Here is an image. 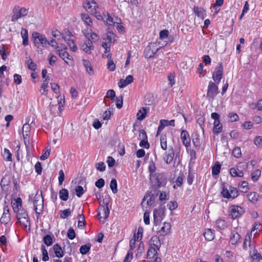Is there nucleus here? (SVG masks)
<instances>
[{"label": "nucleus", "instance_id": "f257e3e1", "mask_svg": "<svg viewBox=\"0 0 262 262\" xmlns=\"http://www.w3.org/2000/svg\"><path fill=\"white\" fill-rule=\"evenodd\" d=\"M12 207L14 211L16 212V217L22 226L25 229H26L28 226H30V221L28 214L26 210L22 208V202L20 198L16 200Z\"/></svg>", "mask_w": 262, "mask_h": 262}, {"label": "nucleus", "instance_id": "f03ea898", "mask_svg": "<svg viewBox=\"0 0 262 262\" xmlns=\"http://www.w3.org/2000/svg\"><path fill=\"white\" fill-rule=\"evenodd\" d=\"M29 13V9L19 6H15L11 13V21L15 23L19 18L25 17Z\"/></svg>", "mask_w": 262, "mask_h": 262}, {"label": "nucleus", "instance_id": "7ed1b4c3", "mask_svg": "<svg viewBox=\"0 0 262 262\" xmlns=\"http://www.w3.org/2000/svg\"><path fill=\"white\" fill-rule=\"evenodd\" d=\"M221 194L224 198L232 200L236 198L238 195L237 189L231 186L226 187L224 185L222 188Z\"/></svg>", "mask_w": 262, "mask_h": 262}, {"label": "nucleus", "instance_id": "20e7f679", "mask_svg": "<svg viewBox=\"0 0 262 262\" xmlns=\"http://www.w3.org/2000/svg\"><path fill=\"white\" fill-rule=\"evenodd\" d=\"M30 130L31 127L28 123H26L23 125V136L27 151H30L32 147V145L30 141Z\"/></svg>", "mask_w": 262, "mask_h": 262}, {"label": "nucleus", "instance_id": "39448f33", "mask_svg": "<svg viewBox=\"0 0 262 262\" xmlns=\"http://www.w3.org/2000/svg\"><path fill=\"white\" fill-rule=\"evenodd\" d=\"M35 211L36 213L39 214L43 208V199L41 191H37L33 201Z\"/></svg>", "mask_w": 262, "mask_h": 262}, {"label": "nucleus", "instance_id": "423d86ee", "mask_svg": "<svg viewBox=\"0 0 262 262\" xmlns=\"http://www.w3.org/2000/svg\"><path fill=\"white\" fill-rule=\"evenodd\" d=\"M32 36L35 46L38 47L41 45L42 47H46L49 45V40L43 35L38 32H34Z\"/></svg>", "mask_w": 262, "mask_h": 262}, {"label": "nucleus", "instance_id": "0eeeda50", "mask_svg": "<svg viewBox=\"0 0 262 262\" xmlns=\"http://www.w3.org/2000/svg\"><path fill=\"white\" fill-rule=\"evenodd\" d=\"M223 71L224 68L222 63H220L214 69L212 73V79L217 84L220 83L223 77Z\"/></svg>", "mask_w": 262, "mask_h": 262}, {"label": "nucleus", "instance_id": "6e6552de", "mask_svg": "<svg viewBox=\"0 0 262 262\" xmlns=\"http://www.w3.org/2000/svg\"><path fill=\"white\" fill-rule=\"evenodd\" d=\"M216 83L210 81L207 88V97L209 99H213L218 94V86Z\"/></svg>", "mask_w": 262, "mask_h": 262}, {"label": "nucleus", "instance_id": "1a4fd4ad", "mask_svg": "<svg viewBox=\"0 0 262 262\" xmlns=\"http://www.w3.org/2000/svg\"><path fill=\"white\" fill-rule=\"evenodd\" d=\"M245 212V209L237 205H231L230 207V212L231 217L233 219L241 216Z\"/></svg>", "mask_w": 262, "mask_h": 262}, {"label": "nucleus", "instance_id": "9d476101", "mask_svg": "<svg viewBox=\"0 0 262 262\" xmlns=\"http://www.w3.org/2000/svg\"><path fill=\"white\" fill-rule=\"evenodd\" d=\"M56 52L59 56L69 65H72L73 63V58L72 56L66 51V50H57Z\"/></svg>", "mask_w": 262, "mask_h": 262}, {"label": "nucleus", "instance_id": "9b49d317", "mask_svg": "<svg viewBox=\"0 0 262 262\" xmlns=\"http://www.w3.org/2000/svg\"><path fill=\"white\" fill-rule=\"evenodd\" d=\"M105 204L106 206L104 205L101 206L99 209L97 213V216L99 217V219H105L108 217L110 214V210L108 207V203L104 202H103Z\"/></svg>", "mask_w": 262, "mask_h": 262}, {"label": "nucleus", "instance_id": "f8f14e48", "mask_svg": "<svg viewBox=\"0 0 262 262\" xmlns=\"http://www.w3.org/2000/svg\"><path fill=\"white\" fill-rule=\"evenodd\" d=\"M88 39L83 43L81 46V49L86 54H90L92 51L94 50V46L93 45L92 41L89 38V35H86Z\"/></svg>", "mask_w": 262, "mask_h": 262}, {"label": "nucleus", "instance_id": "ddd939ff", "mask_svg": "<svg viewBox=\"0 0 262 262\" xmlns=\"http://www.w3.org/2000/svg\"><path fill=\"white\" fill-rule=\"evenodd\" d=\"M84 7L87 10H89L92 13H97L98 5L94 0H86Z\"/></svg>", "mask_w": 262, "mask_h": 262}, {"label": "nucleus", "instance_id": "4468645a", "mask_svg": "<svg viewBox=\"0 0 262 262\" xmlns=\"http://www.w3.org/2000/svg\"><path fill=\"white\" fill-rule=\"evenodd\" d=\"M10 214L9 212V209L7 205L4 206L3 213L0 219V222L2 224L6 225L10 221Z\"/></svg>", "mask_w": 262, "mask_h": 262}, {"label": "nucleus", "instance_id": "2eb2a0df", "mask_svg": "<svg viewBox=\"0 0 262 262\" xmlns=\"http://www.w3.org/2000/svg\"><path fill=\"white\" fill-rule=\"evenodd\" d=\"M181 139L183 144L186 147H188L190 145V138L189 135L186 130H182L181 133Z\"/></svg>", "mask_w": 262, "mask_h": 262}, {"label": "nucleus", "instance_id": "dca6fc26", "mask_svg": "<svg viewBox=\"0 0 262 262\" xmlns=\"http://www.w3.org/2000/svg\"><path fill=\"white\" fill-rule=\"evenodd\" d=\"M112 56V53H108L107 55L103 54V58H106L108 59L107 68L111 71H114L116 69V65L113 61L111 59Z\"/></svg>", "mask_w": 262, "mask_h": 262}, {"label": "nucleus", "instance_id": "f3484780", "mask_svg": "<svg viewBox=\"0 0 262 262\" xmlns=\"http://www.w3.org/2000/svg\"><path fill=\"white\" fill-rule=\"evenodd\" d=\"M174 155V152L173 148H169L168 151L165 152L164 157V159L166 164H170L172 161Z\"/></svg>", "mask_w": 262, "mask_h": 262}, {"label": "nucleus", "instance_id": "a211bd4d", "mask_svg": "<svg viewBox=\"0 0 262 262\" xmlns=\"http://www.w3.org/2000/svg\"><path fill=\"white\" fill-rule=\"evenodd\" d=\"M149 245L150 247H154L159 250L161 247V242L159 237L157 236L152 237L149 242Z\"/></svg>", "mask_w": 262, "mask_h": 262}, {"label": "nucleus", "instance_id": "6ab92c4d", "mask_svg": "<svg viewBox=\"0 0 262 262\" xmlns=\"http://www.w3.org/2000/svg\"><path fill=\"white\" fill-rule=\"evenodd\" d=\"M251 262H262V255L256 250H254L253 252L250 253Z\"/></svg>", "mask_w": 262, "mask_h": 262}, {"label": "nucleus", "instance_id": "aec40b11", "mask_svg": "<svg viewBox=\"0 0 262 262\" xmlns=\"http://www.w3.org/2000/svg\"><path fill=\"white\" fill-rule=\"evenodd\" d=\"M115 37L116 35L113 32L108 31L106 34V35H104L103 39L104 41L107 43H109L111 45L112 42H113L114 43L115 42Z\"/></svg>", "mask_w": 262, "mask_h": 262}, {"label": "nucleus", "instance_id": "412c9836", "mask_svg": "<svg viewBox=\"0 0 262 262\" xmlns=\"http://www.w3.org/2000/svg\"><path fill=\"white\" fill-rule=\"evenodd\" d=\"M171 225L169 223L165 222L161 230L159 231V234L160 236H165L167 234L170 230Z\"/></svg>", "mask_w": 262, "mask_h": 262}, {"label": "nucleus", "instance_id": "4be33fe9", "mask_svg": "<svg viewBox=\"0 0 262 262\" xmlns=\"http://www.w3.org/2000/svg\"><path fill=\"white\" fill-rule=\"evenodd\" d=\"M203 234L205 239L208 241H212L215 237L214 231L211 229H205Z\"/></svg>", "mask_w": 262, "mask_h": 262}, {"label": "nucleus", "instance_id": "5701e85b", "mask_svg": "<svg viewBox=\"0 0 262 262\" xmlns=\"http://www.w3.org/2000/svg\"><path fill=\"white\" fill-rule=\"evenodd\" d=\"M81 19L83 21H84V24L87 26L91 27L93 25V21L91 18L90 17L89 14L86 13H81Z\"/></svg>", "mask_w": 262, "mask_h": 262}, {"label": "nucleus", "instance_id": "b1692460", "mask_svg": "<svg viewBox=\"0 0 262 262\" xmlns=\"http://www.w3.org/2000/svg\"><path fill=\"white\" fill-rule=\"evenodd\" d=\"M241 238V235L236 232H232L230 237L229 242L232 245H236L237 244Z\"/></svg>", "mask_w": 262, "mask_h": 262}, {"label": "nucleus", "instance_id": "393cba45", "mask_svg": "<svg viewBox=\"0 0 262 262\" xmlns=\"http://www.w3.org/2000/svg\"><path fill=\"white\" fill-rule=\"evenodd\" d=\"M53 248L56 257L60 258L63 256V252L61 249V247L58 244H55L53 246Z\"/></svg>", "mask_w": 262, "mask_h": 262}, {"label": "nucleus", "instance_id": "a878e982", "mask_svg": "<svg viewBox=\"0 0 262 262\" xmlns=\"http://www.w3.org/2000/svg\"><path fill=\"white\" fill-rule=\"evenodd\" d=\"M157 249L154 247H149L147 252V258L148 259L155 258L157 254Z\"/></svg>", "mask_w": 262, "mask_h": 262}, {"label": "nucleus", "instance_id": "bb28decb", "mask_svg": "<svg viewBox=\"0 0 262 262\" xmlns=\"http://www.w3.org/2000/svg\"><path fill=\"white\" fill-rule=\"evenodd\" d=\"M48 77L43 81L41 86V89L40 90V92H41L42 95H47V92L48 91V84H49V79Z\"/></svg>", "mask_w": 262, "mask_h": 262}, {"label": "nucleus", "instance_id": "cd10ccee", "mask_svg": "<svg viewBox=\"0 0 262 262\" xmlns=\"http://www.w3.org/2000/svg\"><path fill=\"white\" fill-rule=\"evenodd\" d=\"M21 35L23 38V44L24 46H27L29 43L28 41V33L27 29L22 28L21 30Z\"/></svg>", "mask_w": 262, "mask_h": 262}, {"label": "nucleus", "instance_id": "c85d7f7f", "mask_svg": "<svg viewBox=\"0 0 262 262\" xmlns=\"http://www.w3.org/2000/svg\"><path fill=\"white\" fill-rule=\"evenodd\" d=\"M215 225L216 227L221 230H225L227 227V222L222 219H219L216 221Z\"/></svg>", "mask_w": 262, "mask_h": 262}, {"label": "nucleus", "instance_id": "c756f323", "mask_svg": "<svg viewBox=\"0 0 262 262\" xmlns=\"http://www.w3.org/2000/svg\"><path fill=\"white\" fill-rule=\"evenodd\" d=\"M60 199L64 201H66L69 198V191L67 189L63 188L59 192Z\"/></svg>", "mask_w": 262, "mask_h": 262}, {"label": "nucleus", "instance_id": "7c9ffc66", "mask_svg": "<svg viewBox=\"0 0 262 262\" xmlns=\"http://www.w3.org/2000/svg\"><path fill=\"white\" fill-rule=\"evenodd\" d=\"M146 110L144 107H142L141 109L139 110V111L137 113V117L138 120H143L146 117Z\"/></svg>", "mask_w": 262, "mask_h": 262}, {"label": "nucleus", "instance_id": "2f4dec72", "mask_svg": "<svg viewBox=\"0 0 262 262\" xmlns=\"http://www.w3.org/2000/svg\"><path fill=\"white\" fill-rule=\"evenodd\" d=\"M251 246L252 245L250 235L247 234L245 236L244 242L243 243V249L244 250H247L248 248H250Z\"/></svg>", "mask_w": 262, "mask_h": 262}, {"label": "nucleus", "instance_id": "473e14b6", "mask_svg": "<svg viewBox=\"0 0 262 262\" xmlns=\"http://www.w3.org/2000/svg\"><path fill=\"white\" fill-rule=\"evenodd\" d=\"M258 195L255 192H250L248 194V199L253 203H255L258 200Z\"/></svg>", "mask_w": 262, "mask_h": 262}, {"label": "nucleus", "instance_id": "72a5a7b5", "mask_svg": "<svg viewBox=\"0 0 262 262\" xmlns=\"http://www.w3.org/2000/svg\"><path fill=\"white\" fill-rule=\"evenodd\" d=\"M174 120L172 119L171 120H167L165 119H162L160 121V124L164 128L167 126H174Z\"/></svg>", "mask_w": 262, "mask_h": 262}, {"label": "nucleus", "instance_id": "f704fd0d", "mask_svg": "<svg viewBox=\"0 0 262 262\" xmlns=\"http://www.w3.org/2000/svg\"><path fill=\"white\" fill-rule=\"evenodd\" d=\"M160 145L161 147L163 150H166L167 149V138L165 135H162L160 137Z\"/></svg>", "mask_w": 262, "mask_h": 262}, {"label": "nucleus", "instance_id": "c9c22d12", "mask_svg": "<svg viewBox=\"0 0 262 262\" xmlns=\"http://www.w3.org/2000/svg\"><path fill=\"white\" fill-rule=\"evenodd\" d=\"M194 13L200 17L204 18L205 16V12L203 9L200 8L198 7H194L193 9Z\"/></svg>", "mask_w": 262, "mask_h": 262}, {"label": "nucleus", "instance_id": "e433bc0d", "mask_svg": "<svg viewBox=\"0 0 262 262\" xmlns=\"http://www.w3.org/2000/svg\"><path fill=\"white\" fill-rule=\"evenodd\" d=\"M91 247V245L90 244L82 245L80 248V252L83 255L86 254L90 251Z\"/></svg>", "mask_w": 262, "mask_h": 262}, {"label": "nucleus", "instance_id": "4c0bfd02", "mask_svg": "<svg viewBox=\"0 0 262 262\" xmlns=\"http://www.w3.org/2000/svg\"><path fill=\"white\" fill-rule=\"evenodd\" d=\"M0 55L3 60H5L7 57L8 53L6 51L5 47L4 44L0 45Z\"/></svg>", "mask_w": 262, "mask_h": 262}, {"label": "nucleus", "instance_id": "58836bf2", "mask_svg": "<svg viewBox=\"0 0 262 262\" xmlns=\"http://www.w3.org/2000/svg\"><path fill=\"white\" fill-rule=\"evenodd\" d=\"M41 253H42V260L43 261H48L49 260V256H48V251L46 248V247L43 245H41Z\"/></svg>", "mask_w": 262, "mask_h": 262}, {"label": "nucleus", "instance_id": "ea45409f", "mask_svg": "<svg viewBox=\"0 0 262 262\" xmlns=\"http://www.w3.org/2000/svg\"><path fill=\"white\" fill-rule=\"evenodd\" d=\"M238 172L237 171L236 169L234 168H231L230 169V174L232 177H242L244 176V173L242 171H239L238 169Z\"/></svg>", "mask_w": 262, "mask_h": 262}, {"label": "nucleus", "instance_id": "a19ab883", "mask_svg": "<svg viewBox=\"0 0 262 262\" xmlns=\"http://www.w3.org/2000/svg\"><path fill=\"white\" fill-rule=\"evenodd\" d=\"M144 250V244L142 242H140L137 249V252L136 254L137 258H140Z\"/></svg>", "mask_w": 262, "mask_h": 262}, {"label": "nucleus", "instance_id": "79ce46f5", "mask_svg": "<svg viewBox=\"0 0 262 262\" xmlns=\"http://www.w3.org/2000/svg\"><path fill=\"white\" fill-rule=\"evenodd\" d=\"M4 159L7 161H12V154L8 149L5 148L3 152Z\"/></svg>", "mask_w": 262, "mask_h": 262}, {"label": "nucleus", "instance_id": "37998d69", "mask_svg": "<svg viewBox=\"0 0 262 262\" xmlns=\"http://www.w3.org/2000/svg\"><path fill=\"white\" fill-rule=\"evenodd\" d=\"M110 188L112 190V192L115 194L117 192V183L116 179H113L111 180L110 183Z\"/></svg>", "mask_w": 262, "mask_h": 262}, {"label": "nucleus", "instance_id": "c03bdc74", "mask_svg": "<svg viewBox=\"0 0 262 262\" xmlns=\"http://www.w3.org/2000/svg\"><path fill=\"white\" fill-rule=\"evenodd\" d=\"M43 243L47 246H50L53 243V239L50 235H46L43 238Z\"/></svg>", "mask_w": 262, "mask_h": 262}, {"label": "nucleus", "instance_id": "a18cd8bd", "mask_svg": "<svg viewBox=\"0 0 262 262\" xmlns=\"http://www.w3.org/2000/svg\"><path fill=\"white\" fill-rule=\"evenodd\" d=\"M221 169V165L216 163L212 168V175H217L219 173Z\"/></svg>", "mask_w": 262, "mask_h": 262}, {"label": "nucleus", "instance_id": "49530a36", "mask_svg": "<svg viewBox=\"0 0 262 262\" xmlns=\"http://www.w3.org/2000/svg\"><path fill=\"white\" fill-rule=\"evenodd\" d=\"M71 211L70 209H66L60 212V217L61 219H66L71 214Z\"/></svg>", "mask_w": 262, "mask_h": 262}, {"label": "nucleus", "instance_id": "de8ad7c7", "mask_svg": "<svg viewBox=\"0 0 262 262\" xmlns=\"http://www.w3.org/2000/svg\"><path fill=\"white\" fill-rule=\"evenodd\" d=\"M261 171L259 169H256L252 173V179L254 181H256L258 179L259 177L260 176Z\"/></svg>", "mask_w": 262, "mask_h": 262}, {"label": "nucleus", "instance_id": "09e8293b", "mask_svg": "<svg viewBox=\"0 0 262 262\" xmlns=\"http://www.w3.org/2000/svg\"><path fill=\"white\" fill-rule=\"evenodd\" d=\"M232 155L237 158L241 157L242 155L241 148L238 147H235L232 150Z\"/></svg>", "mask_w": 262, "mask_h": 262}, {"label": "nucleus", "instance_id": "8fccbe9b", "mask_svg": "<svg viewBox=\"0 0 262 262\" xmlns=\"http://www.w3.org/2000/svg\"><path fill=\"white\" fill-rule=\"evenodd\" d=\"M169 32L167 30H163L160 32V38L162 40H167Z\"/></svg>", "mask_w": 262, "mask_h": 262}, {"label": "nucleus", "instance_id": "3c124183", "mask_svg": "<svg viewBox=\"0 0 262 262\" xmlns=\"http://www.w3.org/2000/svg\"><path fill=\"white\" fill-rule=\"evenodd\" d=\"M79 220L78 223L79 228H83L84 226V216L82 214H79Z\"/></svg>", "mask_w": 262, "mask_h": 262}, {"label": "nucleus", "instance_id": "603ef678", "mask_svg": "<svg viewBox=\"0 0 262 262\" xmlns=\"http://www.w3.org/2000/svg\"><path fill=\"white\" fill-rule=\"evenodd\" d=\"M70 49L73 51L76 52L77 50V47L74 42L73 40L69 39L67 42Z\"/></svg>", "mask_w": 262, "mask_h": 262}, {"label": "nucleus", "instance_id": "864d4df0", "mask_svg": "<svg viewBox=\"0 0 262 262\" xmlns=\"http://www.w3.org/2000/svg\"><path fill=\"white\" fill-rule=\"evenodd\" d=\"M76 194L78 197H81L83 193V188L81 186H78L75 188Z\"/></svg>", "mask_w": 262, "mask_h": 262}, {"label": "nucleus", "instance_id": "5fc2aeb1", "mask_svg": "<svg viewBox=\"0 0 262 262\" xmlns=\"http://www.w3.org/2000/svg\"><path fill=\"white\" fill-rule=\"evenodd\" d=\"M239 187L242 189V191L246 192L248 190V183L246 181H243L239 184Z\"/></svg>", "mask_w": 262, "mask_h": 262}, {"label": "nucleus", "instance_id": "6e6d98bb", "mask_svg": "<svg viewBox=\"0 0 262 262\" xmlns=\"http://www.w3.org/2000/svg\"><path fill=\"white\" fill-rule=\"evenodd\" d=\"M75 236L76 234L74 230L72 228H70L67 233L68 237L70 239H73L75 237Z\"/></svg>", "mask_w": 262, "mask_h": 262}, {"label": "nucleus", "instance_id": "4d7b16f0", "mask_svg": "<svg viewBox=\"0 0 262 262\" xmlns=\"http://www.w3.org/2000/svg\"><path fill=\"white\" fill-rule=\"evenodd\" d=\"M231 122L236 121L238 120L239 117L236 113H230L228 115Z\"/></svg>", "mask_w": 262, "mask_h": 262}, {"label": "nucleus", "instance_id": "13d9d810", "mask_svg": "<svg viewBox=\"0 0 262 262\" xmlns=\"http://www.w3.org/2000/svg\"><path fill=\"white\" fill-rule=\"evenodd\" d=\"M167 206L169 209L172 211L174 210L178 207V204L176 201H171L168 203Z\"/></svg>", "mask_w": 262, "mask_h": 262}, {"label": "nucleus", "instance_id": "bf43d9fd", "mask_svg": "<svg viewBox=\"0 0 262 262\" xmlns=\"http://www.w3.org/2000/svg\"><path fill=\"white\" fill-rule=\"evenodd\" d=\"M156 170V166L155 163L152 161H150L149 163L148 166V170L149 172L150 173V174L152 173L155 172Z\"/></svg>", "mask_w": 262, "mask_h": 262}, {"label": "nucleus", "instance_id": "052dcab7", "mask_svg": "<svg viewBox=\"0 0 262 262\" xmlns=\"http://www.w3.org/2000/svg\"><path fill=\"white\" fill-rule=\"evenodd\" d=\"M174 77L175 75L173 73H170L168 76V79L169 81V85L170 87H172L175 83Z\"/></svg>", "mask_w": 262, "mask_h": 262}, {"label": "nucleus", "instance_id": "680f3d73", "mask_svg": "<svg viewBox=\"0 0 262 262\" xmlns=\"http://www.w3.org/2000/svg\"><path fill=\"white\" fill-rule=\"evenodd\" d=\"M64 180V173L62 170L59 171L58 182L60 185H62Z\"/></svg>", "mask_w": 262, "mask_h": 262}, {"label": "nucleus", "instance_id": "e2e57ef3", "mask_svg": "<svg viewBox=\"0 0 262 262\" xmlns=\"http://www.w3.org/2000/svg\"><path fill=\"white\" fill-rule=\"evenodd\" d=\"M84 34H85V36H86V35H89V38L90 39H92V40H97L98 39V35L95 33L94 32H93L92 30L90 31V33H88L87 34H86L85 33H84Z\"/></svg>", "mask_w": 262, "mask_h": 262}, {"label": "nucleus", "instance_id": "0e129e2a", "mask_svg": "<svg viewBox=\"0 0 262 262\" xmlns=\"http://www.w3.org/2000/svg\"><path fill=\"white\" fill-rule=\"evenodd\" d=\"M104 184H105L104 180L102 178H100V179H98L95 182V185L98 188H102L104 186Z\"/></svg>", "mask_w": 262, "mask_h": 262}, {"label": "nucleus", "instance_id": "69168bd1", "mask_svg": "<svg viewBox=\"0 0 262 262\" xmlns=\"http://www.w3.org/2000/svg\"><path fill=\"white\" fill-rule=\"evenodd\" d=\"M115 92L113 90H110L106 93V97L111 98L112 100H115Z\"/></svg>", "mask_w": 262, "mask_h": 262}, {"label": "nucleus", "instance_id": "338daca9", "mask_svg": "<svg viewBox=\"0 0 262 262\" xmlns=\"http://www.w3.org/2000/svg\"><path fill=\"white\" fill-rule=\"evenodd\" d=\"M28 67L29 69L35 71L36 69V64L33 62L32 59H29L28 61Z\"/></svg>", "mask_w": 262, "mask_h": 262}, {"label": "nucleus", "instance_id": "774afa93", "mask_svg": "<svg viewBox=\"0 0 262 262\" xmlns=\"http://www.w3.org/2000/svg\"><path fill=\"white\" fill-rule=\"evenodd\" d=\"M133 258V253L132 252L128 251L125 256L123 262H130Z\"/></svg>", "mask_w": 262, "mask_h": 262}]
</instances>
